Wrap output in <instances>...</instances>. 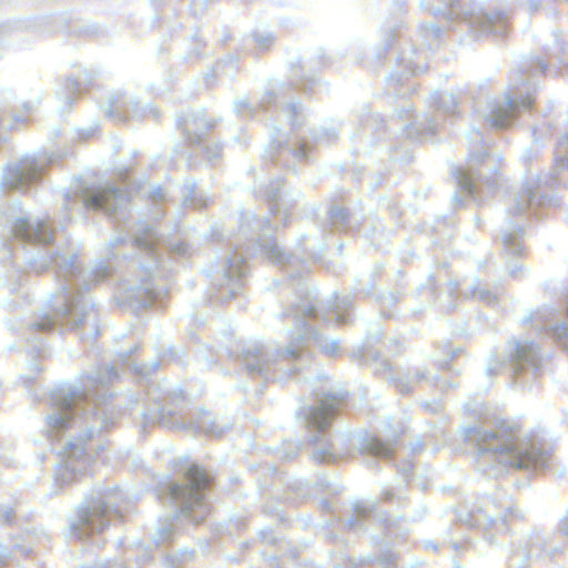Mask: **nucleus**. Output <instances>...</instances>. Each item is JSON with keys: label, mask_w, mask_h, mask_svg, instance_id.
Wrapping results in <instances>:
<instances>
[{"label": "nucleus", "mask_w": 568, "mask_h": 568, "mask_svg": "<svg viewBox=\"0 0 568 568\" xmlns=\"http://www.w3.org/2000/svg\"><path fill=\"white\" fill-rule=\"evenodd\" d=\"M336 409L333 405L322 404L311 409L308 423L316 430H324L328 427L335 416Z\"/></svg>", "instance_id": "obj_1"}, {"label": "nucleus", "mask_w": 568, "mask_h": 568, "mask_svg": "<svg viewBox=\"0 0 568 568\" xmlns=\"http://www.w3.org/2000/svg\"><path fill=\"white\" fill-rule=\"evenodd\" d=\"M539 452L534 448L526 452H521L517 457L516 464H514L513 466L518 469H528L536 465V463L539 459Z\"/></svg>", "instance_id": "obj_3"}, {"label": "nucleus", "mask_w": 568, "mask_h": 568, "mask_svg": "<svg viewBox=\"0 0 568 568\" xmlns=\"http://www.w3.org/2000/svg\"><path fill=\"white\" fill-rule=\"evenodd\" d=\"M106 195L104 193L95 194L85 200L88 207H102L105 204Z\"/></svg>", "instance_id": "obj_6"}, {"label": "nucleus", "mask_w": 568, "mask_h": 568, "mask_svg": "<svg viewBox=\"0 0 568 568\" xmlns=\"http://www.w3.org/2000/svg\"><path fill=\"white\" fill-rule=\"evenodd\" d=\"M500 111L501 110H499V109L494 111V115H493V120H491V124L494 126H500L501 128V126H505L507 124L506 121L499 119Z\"/></svg>", "instance_id": "obj_7"}, {"label": "nucleus", "mask_w": 568, "mask_h": 568, "mask_svg": "<svg viewBox=\"0 0 568 568\" xmlns=\"http://www.w3.org/2000/svg\"><path fill=\"white\" fill-rule=\"evenodd\" d=\"M24 236L32 239L34 242L44 244L51 243L53 240L52 231H48V227L44 223H40L37 225L33 235L27 233Z\"/></svg>", "instance_id": "obj_4"}, {"label": "nucleus", "mask_w": 568, "mask_h": 568, "mask_svg": "<svg viewBox=\"0 0 568 568\" xmlns=\"http://www.w3.org/2000/svg\"><path fill=\"white\" fill-rule=\"evenodd\" d=\"M22 227H24V222L19 223V230H18L19 233L22 232Z\"/></svg>", "instance_id": "obj_9"}, {"label": "nucleus", "mask_w": 568, "mask_h": 568, "mask_svg": "<svg viewBox=\"0 0 568 568\" xmlns=\"http://www.w3.org/2000/svg\"><path fill=\"white\" fill-rule=\"evenodd\" d=\"M185 479L195 490L205 489L212 483V478L209 476V474L196 465H192L187 468L185 473Z\"/></svg>", "instance_id": "obj_2"}, {"label": "nucleus", "mask_w": 568, "mask_h": 568, "mask_svg": "<svg viewBox=\"0 0 568 568\" xmlns=\"http://www.w3.org/2000/svg\"><path fill=\"white\" fill-rule=\"evenodd\" d=\"M367 449L375 456H388L390 454V449L378 439L371 440L368 443Z\"/></svg>", "instance_id": "obj_5"}, {"label": "nucleus", "mask_w": 568, "mask_h": 568, "mask_svg": "<svg viewBox=\"0 0 568 568\" xmlns=\"http://www.w3.org/2000/svg\"><path fill=\"white\" fill-rule=\"evenodd\" d=\"M179 490H180V487L174 486V487H172L171 493H172L173 496H178L180 494Z\"/></svg>", "instance_id": "obj_8"}]
</instances>
